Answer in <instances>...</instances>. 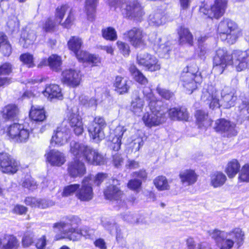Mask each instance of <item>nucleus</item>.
<instances>
[{
  "mask_svg": "<svg viewBox=\"0 0 249 249\" xmlns=\"http://www.w3.org/2000/svg\"><path fill=\"white\" fill-rule=\"evenodd\" d=\"M62 60L56 54H52L49 57V66L53 71H58L61 70Z\"/></svg>",
  "mask_w": 249,
  "mask_h": 249,
  "instance_id": "46",
  "label": "nucleus"
},
{
  "mask_svg": "<svg viewBox=\"0 0 249 249\" xmlns=\"http://www.w3.org/2000/svg\"><path fill=\"white\" fill-rule=\"evenodd\" d=\"M126 129L125 127L119 125L116 127L114 131V137L112 139L110 144L111 148L114 151H118L121 147V139L124 133L126 132Z\"/></svg>",
  "mask_w": 249,
  "mask_h": 249,
  "instance_id": "29",
  "label": "nucleus"
},
{
  "mask_svg": "<svg viewBox=\"0 0 249 249\" xmlns=\"http://www.w3.org/2000/svg\"><path fill=\"white\" fill-rule=\"evenodd\" d=\"M58 24L55 19L53 20L51 18H48L45 23L43 29L46 32H51L54 30L56 25Z\"/></svg>",
  "mask_w": 249,
  "mask_h": 249,
  "instance_id": "61",
  "label": "nucleus"
},
{
  "mask_svg": "<svg viewBox=\"0 0 249 249\" xmlns=\"http://www.w3.org/2000/svg\"><path fill=\"white\" fill-rule=\"evenodd\" d=\"M7 26L12 32H14L18 29L19 22L16 18H15L14 19L8 20L7 22Z\"/></svg>",
  "mask_w": 249,
  "mask_h": 249,
  "instance_id": "64",
  "label": "nucleus"
},
{
  "mask_svg": "<svg viewBox=\"0 0 249 249\" xmlns=\"http://www.w3.org/2000/svg\"><path fill=\"white\" fill-rule=\"evenodd\" d=\"M239 179L241 181L249 182V164H246L242 168Z\"/></svg>",
  "mask_w": 249,
  "mask_h": 249,
  "instance_id": "55",
  "label": "nucleus"
},
{
  "mask_svg": "<svg viewBox=\"0 0 249 249\" xmlns=\"http://www.w3.org/2000/svg\"><path fill=\"white\" fill-rule=\"evenodd\" d=\"M80 222L81 219L78 216L71 215L67 217L65 221L54 224V231L57 233L55 236L56 239L67 238L72 241L78 240L79 234L75 226Z\"/></svg>",
  "mask_w": 249,
  "mask_h": 249,
  "instance_id": "5",
  "label": "nucleus"
},
{
  "mask_svg": "<svg viewBox=\"0 0 249 249\" xmlns=\"http://www.w3.org/2000/svg\"><path fill=\"white\" fill-rule=\"evenodd\" d=\"M137 63L150 71H155L160 69L158 59L154 55L148 53H140L137 55Z\"/></svg>",
  "mask_w": 249,
  "mask_h": 249,
  "instance_id": "13",
  "label": "nucleus"
},
{
  "mask_svg": "<svg viewBox=\"0 0 249 249\" xmlns=\"http://www.w3.org/2000/svg\"><path fill=\"white\" fill-rule=\"evenodd\" d=\"M143 93L146 100L149 101V111L142 117L145 125L149 127L158 126L165 121V112L161 109V101L157 100L148 87H144Z\"/></svg>",
  "mask_w": 249,
  "mask_h": 249,
  "instance_id": "2",
  "label": "nucleus"
},
{
  "mask_svg": "<svg viewBox=\"0 0 249 249\" xmlns=\"http://www.w3.org/2000/svg\"><path fill=\"white\" fill-rule=\"evenodd\" d=\"M29 115L32 120L36 122H42L46 118L43 107L37 106L32 107Z\"/></svg>",
  "mask_w": 249,
  "mask_h": 249,
  "instance_id": "35",
  "label": "nucleus"
},
{
  "mask_svg": "<svg viewBox=\"0 0 249 249\" xmlns=\"http://www.w3.org/2000/svg\"><path fill=\"white\" fill-rule=\"evenodd\" d=\"M130 144L131 147L132 148L133 150L135 151H138L143 145V142L142 138L137 137L136 138H133Z\"/></svg>",
  "mask_w": 249,
  "mask_h": 249,
  "instance_id": "60",
  "label": "nucleus"
},
{
  "mask_svg": "<svg viewBox=\"0 0 249 249\" xmlns=\"http://www.w3.org/2000/svg\"><path fill=\"white\" fill-rule=\"evenodd\" d=\"M61 76L62 82L73 88L79 85L82 78L80 71L72 69H68L63 71Z\"/></svg>",
  "mask_w": 249,
  "mask_h": 249,
  "instance_id": "18",
  "label": "nucleus"
},
{
  "mask_svg": "<svg viewBox=\"0 0 249 249\" xmlns=\"http://www.w3.org/2000/svg\"><path fill=\"white\" fill-rule=\"evenodd\" d=\"M82 44V39L77 36H72L68 42L69 49L72 51L74 54L79 51Z\"/></svg>",
  "mask_w": 249,
  "mask_h": 249,
  "instance_id": "45",
  "label": "nucleus"
},
{
  "mask_svg": "<svg viewBox=\"0 0 249 249\" xmlns=\"http://www.w3.org/2000/svg\"><path fill=\"white\" fill-rule=\"evenodd\" d=\"M22 186L31 190H35L37 188L36 182L30 176L28 175L25 176L23 180Z\"/></svg>",
  "mask_w": 249,
  "mask_h": 249,
  "instance_id": "50",
  "label": "nucleus"
},
{
  "mask_svg": "<svg viewBox=\"0 0 249 249\" xmlns=\"http://www.w3.org/2000/svg\"><path fill=\"white\" fill-rule=\"evenodd\" d=\"M91 176L85 177L82 182V184L76 193V197L81 201H89L93 197V192L90 181Z\"/></svg>",
  "mask_w": 249,
  "mask_h": 249,
  "instance_id": "15",
  "label": "nucleus"
},
{
  "mask_svg": "<svg viewBox=\"0 0 249 249\" xmlns=\"http://www.w3.org/2000/svg\"><path fill=\"white\" fill-rule=\"evenodd\" d=\"M71 131L67 126V122L64 121L54 131L51 139V144L58 146L65 144L71 138Z\"/></svg>",
  "mask_w": 249,
  "mask_h": 249,
  "instance_id": "12",
  "label": "nucleus"
},
{
  "mask_svg": "<svg viewBox=\"0 0 249 249\" xmlns=\"http://www.w3.org/2000/svg\"><path fill=\"white\" fill-rule=\"evenodd\" d=\"M34 235L32 232H27L25 233L22 240V246L24 247H28L33 243V237Z\"/></svg>",
  "mask_w": 249,
  "mask_h": 249,
  "instance_id": "59",
  "label": "nucleus"
},
{
  "mask_svg": "<svg viewBox=\"0 0 249 249\" xmlns=\"http://www.w3.org/2000/svg\"><path fill=\"white\" fill-rule=\"evenodd\" d=\"M142 185V181L138 179L130 180L127 184L128 187L132 190H136L139 189Z\"/></svg>",
  "mask_w": 249,
  "mask_h": 249,
  "instance_id": "63",
  "label": "nucleus"
},
{
  "mask_svg": "<svg viewBox=\"0 0 249 249\" xmlns=\"http://www.w3.org/2000/svg\"><path fill=\"white\" fill-rule=\"evenodd\" d=\"M129 71L135 80L141 85H145L148 83L147 79L143 75L135 65H131Z\"/></svg>",
  "mask_w": 249,
  "mask_h": 249,
  "instance_id": "41",
  "label": "nucleus"
},
{
  "mask_svg": "<svg viewBox=\"0 0 249 249\" xmlns=\"http://www.w3.org/2000/svg\"><path fill=\"white\" fill-rule=\"evenodd\" d=\"M107 124L104 118L97 116L88 126L89 136L95 142H99L104 139L105 135L104 131Z\"/></svg>",
  "mask_w": 249,
  "mask_h": 249,
  "instance_id": "10",
  "label": "nucleus"
},
{
  "mask_svg": "<svg viewBox=\"0 0 249 249\" xmlns=\"http://www.w3.org/2000/svg\"><path fill=\"white\" fill-rule=\"evenodd\" d=\"M20 61L29 68L35 66L33 55L29 53H25L20 56Z\"/></svg>",
  "mask_w": 249,
  "mask_h": 249,
  "instance_id": "51",
  "label": "nucleus"
},
{
  "mask_svg": "<svg viewBox=\"0 0 249 249\" xmlns=\"http://www.w3.org/2000/svg\"><path fill=\"white\" fill-rule=\"evenodd\" d=\"M118 48L124 56H128L130 53V47L128 44L122 41H118L117 42Z\"/></svg>",
  "mask_w": 249,
  "mask_h": 249,
  "instance_id": "58",
  "label": "nucleus"
},
{
  "mask_svg": "<svg viewBox=\"0 0 249 249\" xmlns=\"http://www.w3.org/2000/svg\"><path fill=\"white\" fill-rule=\"evenodd\" d=\"M188 249H211L209 245L207 243H201L196 244L193 238L187 240Z\"/></svg>",
  "mask_w": 249,
  "mask_h": 249,
  "instance_id": "49",
  "label": "nucleus"
},
{
  "mask_svg": "<svg viewBox=\"0 0 249 249\" xmlns=\"http://www.w3.org/2000/svg\"><path fill=\"white\" fill-rule=\"evenodd\" d=\"M209 234L219 249H232L234 244L239 248L244 244L245 236L244 231L239 228L228 232L214 229L210 231Z\"/></svg>",
  "mask_w": 249,
  "mask_h": 249,
  "instance_id": "3",
  "label": "nucleus"
},
{
  "mask_svg": "<svg viewBox=\"0 0 249 249\" xmlns=\"http://www.w3.org/2000/svg\"><path fill=\"white\" fill-rule=\"evenodd\" d=\"M179 177L183 184L189 186L196 182L198 176L194 170L186 169L180 172Z\"/></svg>",
  "mask_w": 249,
  "mask_h": 249,
  "instance_id": "26",
  "label": "nucleus"
},
{
  "mask_svg": "<svg viewBox=\"0 0 249 249\" xmlns=\"http://www.w3.org/2000/svg\"><path fill=\"white\" fill-rule=\"evenodd\" d=\"M103 226L110 234L113 235L119 225L114 221H106L103 222Z\"/></svg>",
  "mask_w": 249,
  "mask_h": 249,
  "instance_id": "53",
  "label": "nucleus"
},
{
  "mask_svg": "<svg viewBox=\"0 0 249 249\" xmlns=\"http://www.w3.org/2000/svg\"><path fill=\"white\" fill-rule=\"evenodd\" d=\"M68 121L76 135L82 134L84 131L83 123L77 108H72L68 116Z\"/></svg>",
  "mask_w": 249,
  "mask_h": 249,
  "instance_id": "20",
  "label": "nucleus"
},
{
  "mask_svg": "<svg viewBox=\"0 0 249 249\" xmlns=\"http://www.w3.org/2000/svg\"><path fill=\"white\" fill-rule=\"evenodd\" d=\"M0 51L4 56H9L12 52V47L7 37L2 32H0Z\"/></svg>",
  "mask_w": 249,
  "mask_h": 249,
  "instance_id": "40",
  "label": "nucleus"
},
{
  "mask_svg": "<svg viewBox=\"0 0 249 249\" xmlns=\"http://www.w3.org/2000/svg\"><path fill=\"white\" fill-rule=\"evenodd\" d=\"M43 94L50 101L55 99L62 100L63 98L61 89L56 84L47 86L45 90L43 91Z\"/></svg>",
  "mask_w": 249,
  "mask_h": 249,
  "instance_id": "25",
  "label": "nucleus"
},
{
  "mask_svg": "<svg viewBox=\"0 0 249 249\" xmlns=\"http://www.w3.org/2000/svg\"><path fill=\"white\" fill-rule=\"evenodd\" d=\"M45 156L47 161L53 166H61L66 161L64 154L56 150H51L47 152Z\"/></svg>",
  "mask_w": 249,
  "mask_h": 249,
  "instance_id": "23",
  "label": "nucleus"
},
{
  "mask_svg": "<svg viewBox=\"0 0 249 249\" xmlns=\"http://www.w3.org/2000/svg\"><path fill=\"white\" fill-rule=\"evenodd\" d=\"M213 70L222 74L226 68L231 64L238 71L249 68V52L247 51H234L231 56L225 48H220L216 51L213 59Z\"/></svg>",
  "mask_w": 249,
  "mask_h": 249,
  "instance_id": "1",
  "label": "nucleus"
},
{
  "mask_svg": "<svg viewBox=\"0 0 249 249\" xmlns=\"http://www.w3.org/2000/svg\"><path fill=\"white\" fill-rule=\"evenodd\" d=\"M142 31L138 28H133L127 32L126 37L128 41L135 48H143L145 45Z\"/></svg>",
  "mask_w": 249,
  "mask_h": 249,
  "instance_id": "19",
  "label": "nucleus"
},
{
  "mask_svg": "<svg viewBox=\"0 0 249 249\" xmlns=\"http://www.w3.org/2000/svg\"><path fill=\"white\" fill-rule=\"evenodd\" d=\"M6 133L9 137L18 142H24L28 139L29 129L25 128L22 124L14 123L7 129Z\"/></svg>",
  "mask_w": 249,
  "mask_h": 249,
  "instance_id": "11",
  "label": "nucleus"
},
{
  "mask_svg": "<svg viewBox=\"0 0 249 249\" xmlns=\"http://www.w3.org/2000/svg\"><path fill=\"white\" fill-rule=\"evenodd\" d=\"M0 114L4 120H16L18 117V109L15 105H8L4 107L2 111H0Z\"/></svg>",
  "mask_w": 249,
  "mask_h": 249,
  "instance_id": "33",
  "label": "nucleus"
},
{
  "mask_svg": "<svg viewBox=\"0 0 249 249\" xmlns=\"http://www.w3.org/2000/svg\"><path fill=\"white\" fill-rule=\"evenodd\" d=\"M179 40L180 44L187 43L189 45L193 44V36L187 28L180 27L178 30Z\"/></svg>",
  "mask_w": 249,
  "mask_h": 249,
  "instance_id": "37",
  "label": "nucleus"
},
{
  "mask_svg": "<svg viewBox=\"0 0 249 249\" xmlns=\"http://www.w3.org/2000/svg\"><path fill=\"white\" fill-rule=\"evenodd\" d=\"M102 35L104 38L107 40H114L117 38L116 32L112 27H108L102 30Z\"/></svg>",
  "mask_w": 249,
  "mask_h": 249,
  "instance_id": "52",
  "label": "nucleus"
},
{
  "mask_svg": "<svg viewBox=\"0 0 249 249\" xmlns=\"http://www.w3.org/2000/svg\"><path fill=\"white\" fill-rule=\"evenodd\" d=\"M173 48L172 43L165 37L157 36L154 42L153 49L161 58H169Z\"/></svg>",
  "mask_w": 249,
  "mask_h": 249,
  "instance_id": "14",
  "label": "nucleus"
},
{
  "mask_svg": "<svg viewBox=\"0 0 249 249\" xmlns=\"http://www.w3.org/2000/svg\"><path fill=\"white\" fill-rule=\"evenodd\" d=\"M196 124L199 128H207L212 124V120L209 118L208 113L204 110H198L195 114Z\"/></svg>",
  "mask_w": 249,
  "mask_h": 249,
  "instance_id": "32",
  "label": "nucleus"
},
{
  "mask_svg": "<svg viewBox=\"0 0 249 249\" xmlns=\"http://www.w3.org/2000/svg\"><path fill=\"white\" fill-rule=\"evenodd\" d=\"M12 71V66L8 63H5L0 66V76L8 75Z\"/></svg>",
  "mask_w": 249,
  "mask_h": 249,
  "instance_id": "62",
  "label": "nucleus"
},
{
  "mask_svg": "<svg viewBox=\"0 0 249 249\" xmlns=\"http://www.w3.org/2000/svg\"><path fill=\"white\" fill-rule=\"evenodd\" d=\"M70 152L74 157V159L83 157L89 163L101 165L105 163V159L103 155L96 150L75 141L70 143Z\"/></svg>",
  "mask_w": 249,
  "mask_h": 249,
  "instance_id": "6",
  "label": "nucleus"
},
{
  "mask_svg": "<svg viewBox=\"0 0 249 249\" xmlns=\"http://www.w3.org/2000/svg\"><path fill=\"white\" fill-rule=\"evenodd\" d=\"M80 186V184H74L65 187L62 193V196H68L73 195L74 193L76 194Z\"/></svg>",
  "mask_w": 249,
  "mask_h": 249,
  "instance_id": "54",
  "label": "nucleus"
},
{
  "mask_svg": "<svg viewBox=\"0 0 249 249\" xmlns=\"http://www.w3.org/2000/svg\"><path fill=\"white\" fill-rule=\"evenodd\" d=\"M214 128L224 137H231L237 134L235 124L224 119L217 120Z\"/></svg>",
  "mask_w": 249,
  "mask_h": 249,
  "instance_id": "17",
  "label": "nucleus"
},
{
  "mask_svg": "<svg viewBox=\"0 0 249 249\" xmlns=\"http://www.w3.org/2000/svg\"><path fill=\"white\" fill-rule=\"evenodd\" d=\"M97 3V0H86V1L85 9L89 20L92 21L94 19Z\"/></svg>",
  "mask_w": 249,
  "mask_h": 249,
  "instance_id": "42",
  "label": "nucleus"
},
{
  "mask_svg": "<svg viewBox=\"0 0 249 249\" xmlns=\"http://www.w3.org/2000/svg\"><path fill=\"white\" fill-rule=\"evenodd\" d=\"M122 12L126 17L141 21L144 12L141 4L137 0H130L122 4L121 6Z\"/></svg>",
  "mask_w": 249,
  "mask_h": 249,
  "instance_id": "9",
  "label": "nucleus"
},
{
  "mask_svg": "<svg viewBox=\"0 0 249 249\" xmlns=\"http://www.w3.org/2000/svg\"><path fill=\"white\" fill-rule=\"evenodd\" d=\"M154 184L157 189L159 191L168 190L170 189V185L166 178L163 176L156 177L153 181Z\"/></svg>",
  "mask_w": 249,
  "mask_h": 249,
  "instance_id": "44",
  "label": "nucleus"
},
{
  "mask_svg": "<svg viewBox=\"0 0 249 249\" xmlns=\"http://www.w3.org/2000/svg\"><path fill=\"white\" fill-rule=\"evenodd\" d=\"M201 80L196 64L192 63L184 68L181 73L180 83L186 93L190 94L196 89L197 85Z\"/></svg>",
  "mask_w": 249,
  "mask_h": 249,
  "instance_id": "8",
  "label": "nucleus"
},
{
  "mask_svg": "<svg viewBox=\"0 0 249 249\" xmlns=\"http://www.w3.org/2000/svg\"><path fill=\"white\" fill-rule=\"evenodd\" d=\"M143 107V100L139 96H136L132 100L130 108L134 114L140 116L142 111Z\"/></svg>",
  "mask_w": 249,
  "mask_h": 249,
  "instance_id": "38",
  "label": "nucleus"
},
{
  "mask_svg": "<svg viewBox=\"0 0 249 249\" xmlns=\"http://www.w3.org/2000/svg\"><path fill=\"white\" fill-rule=\"evenodd\" d=\"M217 36L223 41L230 44H234L241 35V30L233 20L224 18L217 26Z\"/></svg>",
  "mask_w": 249,
  "mask_h": 249,
  "instance_id": "7",
  "label": "nucleus"
},
{
  "mask_svg": "<svg viewBox=\"0 0 249 249\" xmlns=\"http://www.w3.org/2000/svg\"><path fill=\"white\" fill-rule=\"evenodd\" d=\"M121 218L125 222L130 224H138L139 221L138 215L131 212L127 211L122 213Z\"/></svg>",
  "mask_w": 249,
  "mask_h": 249,
  "instance_id": "48",
  "label": "nucleus"
},
{
  "mask_svg": "<svg viewBox=\"0 0 249 249\" xmlns=\"http://www.w3.org/2000/svg\"><path fill=\"white\" fill-rule=\"evenodd\" d=\"M67 171L71 177L80 178L86 173V168L83 162L79 159H74L68 163Z\"/></svg>",
  "mask_w": 249,
  "mask_h": 249,
  "instance_id": "21",
  "label": "nucleus"
},
{
  "mask_svg": "<svg viewBox=\"0 0 249 249\" xmlns=\"http://www.w3.org/2000/svg\"><path fill=\"white\" fill-rule=\"evenodd\" d=\"M114 86L115 90L120 94L127 93L129 89L127 79L120 76H116Z\"/></svg>",
  "mask_w": 249,
  "mask_h": 249,
  "instance_id": "34",
  "label": "nucleus"
},
{
  "mask_svg": "<svg viewBox=\"0 0 249 249\" xmlns=\"http://www.w3.org/2000/svg\"><path fill=\"white\" fill-rule=\"evenodd\" d=\"M227 179L226 176L221 172H215L211 176V184L214 188H218L224 184Z\"/></svg>",
  "mask_w": 249,
  "mask_h": 249,
  "instance_id": "39",
  "label": "nucleus"
},
{
  "mask_svg": "<svg viewBox=\"0 0 249 249\" xmlns=\"http://www.w3.org/2000/svg\"><path fill=\"white\" fill-rule=\"evenodd\" d=\"M25 203L26 205H29L32 207H38L42 209H45L54 204L52 201L37 199L32 197H26L25 200Z\"/></svg>",
  "mask_w": 249,
  "mask_h": 249,
  "instance_id": "30",
  "label": "nucleus"
},
{
  "mask_svg": "<svg viewBox=\"0 0 249 249\" xmlns=\"http://www.w3.org/2000/svg\"><path fill=\"white\" fill-rule=\"evenodd\" d=\"M70 9L68 4H62L58 6L55 10V20L56 21L57 24H61L62 19L66 13Z\"/></svg>",
  "mask_w": 249,
  "mask_h": 249,
  "instance_id": "47",
  "label": "nucleus"
},
{
  "mask_svg": "<svg viewBox=\"0 0 249 249\" xmlns=\"http://www.w3.org/2000/svg\"><path fill=\"white\" fill-rule=\"evenodd\" d=\"M74 54L79 61L88 62L92 64V66L97 65L100 63V58L97 56L89 54L86 51L79 50Z\"/></svg>",
  "mask_w": 249,
  "mask_h": 249,
  "instance_id": "31",
  "label": "nucleus"
},
{
  "mask_svg": "<svg viewBox=\"0 0 249 249\" xmlns=\"http://www.w3.org/2000/svg\"><path fill=\"white\" fill-rule=\"evenodd\" d=\"M241 103L238 106V110L240 115L243 116L244 118H248L249 114V96L245 93H241L240 95Z\"/></svg>",
  "mask_w": 249,
  "mask_h": 249,
  "instance_id": "36",
  "label": "nucleus"
},
{
  "mask_svg": "<svg viewBox=\"0 0 249 249\" xmlns=\"http://www.w3.org/2000/svg\"><path fill=\"white\" fill-rule=\"evenodd\" d=\"M18 163L9 154L0 153V169L4 173L14 174L18 169Z\"/></svg>",
  "mask_w": 249,
  "mask_h": 249,
  "instance_id": "16",
  "label": "nucleus"
},
{
  "mask_svg": "<svg viewBox=\"0 0 249 249\" xmlns=\"http://www.w3.org/2000/svg\"><path fill=\"white\" fill-rule=\"evenodd\" d=\"M236 91L228 87H225L221 91V98L220 100L217 98L218 92L212 86L209 87L208 89H204L201 95V100L206 102H210V107L212 109L218 108L222 106L224 108H229L233 106L237 100L235 95Z\"/></svg>",
  "mask_w": 249,
  "mask_h": 249,
  "instance_id": "4",
  "label": "nucleus"
},
{
  "mask_svg": "<svg viewBox=\"0 0 249 249\" xmlns=\"http://www.w3.org/2000/svg\"><path fill=\"white\" fill-rule=\"evenodd\" d=\"M226 5V0H215L214 3L211 7L209 18L217 19L222 17L225 13Z\"/></svg>",
  "mask_w": 249,
  "mask_h": 249,
  "instance_id": "24",
  "label": "nucleus"
},
{
  "mask_svg": "<svg viewBox=\"0 0 249 249\" xmlns=\"http://www.w3.org/2000/svg\"><path fill=\"white\" fill-rule=\"evenodd\" d=\"M36 38L35 31L28 27H26L21 32L19 42L24 48H28L30 44L33 43Z\"/></svg>",
  "mask_w": 249,
  "mask_h": 249,
  "instance_id": "28",
  "label": "nucleus"
},
{
  "mask_svg": "<svg viewBox=\"0 0 249 249\" xmlns=\"http://www.w3.org/2000/svg\"><path fill=\"white\" fill-rule=\"evenodd\" d=\"M164 13L160 9L153 11L148 16L147 21L153 26H160L165 22Z\"/></svg>",
  "mask_w": 249,
  "mask_h": 249,
  "instance_id": "27",
  "label": "nucleus"
},
{
  "mask_svg": "<svg viewBox=\"0 0 249 249\" xmlns=\"http://www.w3.org/2000/svg\"><path fill=\"white\" fill-rule=\"evenodd\" d=\"M240 164L236 160H232L229 162L226 169V172L230 178L234 177L238 172Z\"/></svg>",
  "mask_w": 249,
  "mask_h": 249,
  "instance_id": "43",
  "label": "nucleus"
},
{
  "mask_svg": "<svg viewBox=\"0 0 249 249\" xmlns=\"http://www.w3.org/2000/svg\"><path fill=\"white\" fill-rule=\"evenodd\" d=\"M94 233V230L87 227H84L79 231H78L79 238L81 236H83L86 238H91L93 237Z\"/></svg>",
  "mask_w": 249,
  "mask_h": 249,
  "instance_id": "57",
  "label": "nucleus"
},
{
  "mask_svg": "<svg viewBox=\"0 0 249 249\" xmlns=\"http://www.w3.org/2000/svg\"><path fill=\"white\" fill-rule=\"evenodd\" d=\"M156 90L158 93L162 98L166 100H169L174 95V93L173 92L165 89L161 88L159 85L157 86Z\"/></svg>",
  "mask_w": 249,
  "mask_h": 249,
  "instance_id": "56",
  "label": "nucleus"
},
{
  "mask_svg": "<svg viewBox=\"0 0 249 249\" xmlns=\"http://www.w3.org/2000/svg\"><path fill=\"white\" fill-rule=\"evenodd\" d=\"M119 184L118 180L112 179V184L108 186L104 191V195L107 199L110 200H120V203L122 202V200L120 199L122 198L123 193L117 187Z\"/></svg>",
  "mask_w": 249,
  "mask_h": 249,
  "instance_id": "22",
  "label": "nucleus"
}]
</instances>
